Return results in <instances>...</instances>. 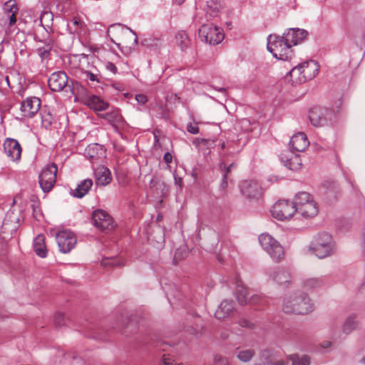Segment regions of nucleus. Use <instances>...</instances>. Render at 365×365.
<instances>
[{
    "mask_svg": "<svg viewBox=\"0 0 365 365\" xmlns=\"http://www.w3.org/2000/svg\"><path fill=\"white\" fill-rule=\"evenodd\" d=\"M282 308L287 314H306L313 311L314 304L306 293L297 290L284 294Z\"/></svg>",
    "mask_w": 365,
    "mask_h": 365,
    "instance_id": "nucleus-1",
    "label": "nucleus"
},
{
    "mask_svg": "<svg viewBox=\"0 0 365 365\" xmlns=\"http://www.w3.org/2000/svg\"><path fill=\"white\" fill-rule=\"evenodd\" d=\"M267 50L277 59L289 61L294 56L293 50L286 38L276 34L267 37Z\"/></svg>",
    "mask_w": 365,
    "mask_h": 365,
    "instance_id": "nucleus-2",
    "label": "nucleus"
},
{
    "mask_svg": "<svg viewBox=\"0 0 365 365\" xmlns=\"http://www.w3.org/2000/svg\"><path fill=\"white\" fill-rule=\"evenodd\" d=\"M309 248L318 258L322 259L334 253V244L329 234L322 232L315 237L311 243Z\"/></svg>",
    "mask_w": 365,
    "mask_h": 365,
    "instance_id": "nucleus-3",
    "label": "nucleus"
},
{
    "mask_svg": "<svg viewBox=\"0 0 365 365\" xmlns=\"http://www.w3.org/2000/svg\"><path fill=\"white\" fill-rule=\"evenodd\" d=\"M258 240L263 250L271 257L273 260L279 262L284 258V248L271 235L268 234H261L259 236Z\"/></svg>",
    "mask_w": 365,
    "mask_h": 365,
    "instance_id": "nucleus-4",
    "label": "nucleus"
},
{
    "mask_svg": "<svg viewBox=\"0 0 365 365\" xmlns=\"http://www.w3.org/2000/svg\"><path fill=\"white\" fill-rule=\"evenodd\" d=\"M332 109L327 107L315 106L310 109L309 120L314 127H322L330 124L334 117Z\"/></svg>",
    "mask_w": 365,
    "mask_h": 365,
    "instance_id": "nucleus-5",
    "label": "nucleus"
},
{
    "mask_svg": "<svg viewBox=\"0 0 365 365\" xmlns=\"http://www.w3.org/2000/svg\"><path fill=\"white\" fill-rule=\"evenodd\" d=\"M198 34L202 41L210 45H217L225 38L222 29L212 24H203L199 29Z\"/></svg>",
    "mask_w": 365,
    "mask_h": 365,
    "instance_id": "nucleus-6",
    "label": "nucleus"
},
{
    "mask_svg": "<svg viewBox=\"0 0 365 365\" xmlns=\"http://www.w3.org/2000/svg\"><path fill=\"white\" fill-rule=\"evenodd\" d=\"M273 217L278 220H285L292 217L296 212L293 202L281 200L277 201L271 210Z\"/></svg>",
    "mask_w": 365,
    "mask_h": 365,
    "instance_id": "nucleus-7",
    "label": "nucleus"
},
{
    "mask_svg": "<svg viewBox=\"0 0 365 365\" xmlns=\"http://www.w3.org/2000/svg\"><path fill=\"white\" fill-rule=\"evenodd\" d=\"M57 170L56 164L51 163L41 172L39 185L44 192H48L56 183Z\"/></svg>",
    "mask_w": 365,
    "mask_h": 365,
    "instance_id": "nucleus-8",
    "label": "nucleus"
},
{
    "mask_svg": "<svg viewBox=\"0 0 365 365\" xmlns=\"http://www.w3.org/2000/svg\"><path fill=\"white\" fill-rule=\"evenodd\" d=\"M92 221L95 227L103 232H109L115 226L113 217L103 210L93 212Z\"/></svg>",
    "mask_w": 365,
    "mask_h": 365,
    "instance_id": "nucleus-9",
    "label": "nucleus"
},
{
    "mask_svg": "<svg viewBox=\"0 0 365 365\" xmlns=\"http://www.w3.org/2000/svg\"><path fill=\"white\" fill-rule=\"evenodd\" d=\"M56 239L59 250L63 253L69 252L77 242L74 233L68 230L59 231L56 234Z\"/></svg>",
    "mask_w": 365,
    "mask_h": 365,
    "instance_id": "nucleus-10",
    "label": "nucleus"
},
{
    "mask_svg": "<svg viewBox=\"0 0 365 365\" xmlns=\"http://www.w3.org/2000/svg\"><path fill=\"white\" fill-rule=\"evenodd\" d=\"M4 12L0 16V25L2 26L9 24L12 26L16 21V14L19 11V8L14 1H8L3 6Z\"/></svg>",
    "mask_w": 365,
    "mask_h": 365,
    "instance_id": "nucleus-11",
    "label": "nucleus"
},
{
    "mask_svg": "<svg viewBox=\"0 0 365 365\" xmlns=\"http://www.w3.org/2000/svg\"><path fill=\"white\" fill-rule=\"evenodd\" d=\"M235 285V296L239 304L244 305L248 302L253 304L257 303L259 298V296L253 294L250 297L249 290L247 289V287H245L243 282L240 279H236Z\"/></svg>",
    "mask_w": 365,
    "mask_h": 365,
    "instance_id": "nucleus-12",
    "label": "nucleus"
},
{
    "mask_svg": "<svg viewBox=\"0 0 365 365\" xmlns=\"http://www.w3.org/2000/svg\"><path fill=\"white\" fill-rule=\"evenodd\" d=\"M68 78L64 71L53 73L48 79V84L51 90L58 92L68 85Z\"/></svg>",
    "mask_w": 365,
    "mask_h": 365,
    "instance_id": "nucleus-13",
    "label": "nucleus"
},
{
    "mask_svg": "<svg viewBox=\"0 0 365 365\" xmlns=\"http://www.w3.org/2000/svg\"><path fill=\"white\" fill-rule=\"evenodd\" d=\"M41 100L37 97H30L24 100L21 105V115L24 118H32L39 110Z\"/></svg>",
    "mask_w": 365,
    "mask_h": 365,
    "instance_id": "nucleus-14",
    "label": "nucleus"
},
{
    "mask_svg": "<svg viewBox=\"0 0 365 365\" xmlns=\"http://www.w3.org/2000/svg\"><path fill=\"white\" fill-rule=\"evenodd\" d=\"M241 193L249 199H257L261 195L260 185L256 180H244L240 185Z\"/></svg>",
    "mask_w": 365,
    "mask_h": 365,
    "instance_id": "nucleus-15",
    "label": "nucleus"
},
{
    "mask_svg": "<svg viewBox=\"0 0 365 365\" xmlns=\"http://www.w3.org/2000/svg\"><path fill=\"white\" fill-rule=\"evenodd\" d=\"M6 155L13 161H19L21 159L22 149L19 143L14 139L8 138L3 144Z\"/></svg>",
    "mask_w": 365,
    "mask_h": 365,
    "instance_id": "nucleus-16",
    "label": "nucleus"
},
{
    "mask_svg": "<svg viewBox=\"0 0 365 365\" xmlns=\"http://www.w3.org/2000/svg\"><path fill=\"white\" fill-rule=\"evenodd\" d=\"M308 32L302 29L291 28L286 30L283 33V38H286V41L292 47L298 43H302L307 36Z\"/></svg>",
    "mask_w": 365,
    "mask_h": 365,
    "instance_id": "nucleus-17",
    "label": "nucleus"
},
{
    "mask_svg": "<svg viewBox=\"0 0 365 365\" xmlns=\"http://www.w3.org/2000/svg\"><path fill=\"white\" fill-rule=\"evenodd\" d=\"M269 279L279 285L287 284L291 280V274L283 267H276L269 271Z\"/></svg>",
    "mask_w": 365,
    "mask_h": 365,
    "instance_id": "nucleus-18",
    "label": "nucleus"
},
{
    "mask_svg": "<svg viewBox=\"0 0 365 365\" xmlns=\"http://www.w3.org/2000/svg\"><path fill=\"white\" fill-rule=\"evenodd\" d=\"M292 151L303 152L309 145L306 134L303 132L292 135L289 142Z\"/></svg>",
    "mask_w": 365,
    "mask_h": 365,
    "instance_id": "nucleus-19",
    "label": "nucleus"
},
{
    "mask_svg": "<svg viewBox=\"0 0 365 365\" xmlns=\"http://www.w3.org/2000/svg\"><path fill=\"white\" fill-rule=\"evenodd\" d=\"M306 81L314 78L319 73V66L317 61L309 60L299 64Z\"/></svg>",
    "mask_w": 365,
    "mask_h": 365,
    "instance_id": "nucleus-20",
    "label": "nucleus"
},
{
    "mask_svg": "<svg viewBox=\"0 0 365 365\" xmlns=\"http://www.w3.org/2000/svg\"><path fill=\"white\" fill-rule=\"evenodd\" d=\"M96 182L98 185L105 186L111 181V174L108 168L104 166L97 168L94 172Z\"/></svg>",
    "mask_w": 365,
    "mask_h": 365,
    "instance_id": "nucleus-21",
    "label": "nucleus"
},
{
    "mask_svg": "<svg viewBox=\"0 0 365 365\" xmlns=\"http://www.w3.org/2000/svg\"><path fill=\"white\" fill-rule=\"evenodd\" d=\"M233 310V302L232 300L225 299L219 305L215 313V316L218 319H223L229 317Z\"/></svg>",
    "mask_w": 365,
    "mask_h": 365,
    "instance_id": "nucleus-22",
    "label": "nucleus"
},
{
    "mask_svg": "<svg viewBox=\"0 0 365 365\" xmlns=\"http://www.w3.org/2000/svg\"><path fill=\"white\" fill-rule=\"evenodd\" d=\"M280 158L284 165L292 170L297 171L302 168V160L297 154H292L291 157L288 158L282 153Z\"/></svg>",
    "mask_w": 365,
    "mask_h": 365,
    "instance_id": "nucleus-23",
    "label": "nucleus"
},
{
    "mask_svg": "<svg viewBox=\"0 0 365 365\" xmlns=\"http://www.w3.org/2000/svg\"><path fill=\"white\" fill-rule=\"evenodd\" d=\"M318 211L316 202L307 203L301 207H296V212L300 214L304 218L313 217L317 215Z\"/></svg>",
    "mask_w": 365,
    "mask_h": 365,
    "instance_id": "nucleus-24",
    "label": "nucleus"
},
{
    "mask_svg": "<svg viewBox=\"0 0 365 365\" xmlns=\"http://www.w3.org/2000/svg\"><path fill=\"white\" fill-rule=\"evenodd\" d=\"M68 29L71 34L80 35L86 31L84 21L78 16H74L68 22Z\"/></svg>",
    "mask_w": 365,
    "mask_h": 365,
    "instance_id": "nucleus-25",
    "label": "nucleus"
},
{
    "mask_svg": "<svg viewBox=\"0 0 365 365\" xmlns=\"http://www.w3.org/2000/svg\"><path fill=\"white\" fill-rule=\"evenodd\" d=\"M92 185L93 180L91 179H85L78 185L76 189L72 190L71 193L75 197L82 198L88 194Z\"/></svg>",
    "mask_w": 365,
    "mask_h": 365,
    "instance_id": "nucleus-26",
    "label": "nucleus"
},
{
    "mask_svg": "<svg viewBox=\"0 0 365 365\" xmlns=\"http://www.w3.org/2000/svg\"><path fill=\"white\" fill-rule=\"evenodd\" d=\"M86 105L96 111L106 110L108 108V103L100 97L93 95L86 101Z\"/></svg>",
    "mask_w": 365,
    "mask_h": 365,
    "instance_id": "nucleus-27",
    "label": "nucleus"
},
{
    "mask_svg": "<svg viewBox=\"0 0 365 365\" xmlns=\"http://www.w3.org/2000/svg\"><path fill=\"white\" fill-rule=\"evenodd\" d=\"M34 250L41 257H46L47 250L45 245V237L43 235H38L34 240Z\"/></svg>",
    "mask_w": 365,
    "mask_h": 365,
    "instance_id": "nucleus-28",
    "label": "nucleus"
},
{
    "mask_svg": "<svg viewBox=\"0 0 365 365\" xmlns=\"http://www.w3.org/2000/svg\"><path fill=\"white\" fill-rule=\"evenodd\" d=\"M324 284L325 282L322 277H310L304 279L302 282L304 289L307 291L322 287Z\"/></svg>",
    "mask_w": 365,
    "mask_h": 365,
    "instance_id": "nucleus-29",
    "label": "nucleus"
},
{
    "mask_svg": "<svg viewBox=\"0 0 365 365\" xmlns=\"http://www.w3.org/2000/svg\"><path fill=\"white\" fill-rule=\"evenodd\" d=\"M358 322L356 320V316L351 314L344 320L341 326V332L345 335L350 334L357 328Z\"/></svg>",
    "mask_w": 365,
    "mask_h": 365,
    "instance_id": "nucleus-30",
    "label": "nucleus"
},
{
    "mask_svg": "<svg viewBox=\"0 0 365 365\" xmlns=\"http://www.w3.org/2000/svg\"><path fill=\"white\" fill-rule=\"evenodd\" d=\"M175 43L182 51H185L190 47L191 40L185 31H179L175 35Z\"/></svg>",
    "mask_w": 365,
    "mask_h": 365,
    "instance_id": "nucleus-31",
    "label": "nucleus"
},
{
    "mask_svg": "<svg viewBox=\"0 0 365 365\" xmlns=\"http://www.w3.org/2000/svg\"><path fill=\"white\" fill-rule=\"evenodd\" d=\"M315 202L312 195L307 192H299L294 198V207H301L307 203Z\"/></svg>",
    "mask_w": 365,
    "mask_h": 365,
    "instance_id": "nucleus-32",
    "label": "nucleus"
},
{
    "mask_svg": "<svg viewBox=\"0 0 365 365\" xmlns=\"http://www.w3.org/2000/svg\"><path fill=\"white\" fill-rule=\"evenodd\" d=\"M302 70L300 65L294 67L289 72V76L292 84H301L306 82L305 77L302 73Z\"/></svg>",
    "mask_w": 365,
    "mask_h": 365,
    "instance_id": "nucleus-33",
    "label": "nucleus"
},
{
    "mask_svg": "<svg viewBox=\"0 0 365 365\" xmlns=\"http://www.w3.org/2000/svg\"><path fill=\"white\" fill-rule=\"evenodd\" d=\"M67 88L74 96H81L86 93V88L77 81H71V82H68Z\"/></svg>",
    "mask_w": 365,
    "mask_h": 365,
    "instance_id": "nucleus-34",
    "label": "nucleus"
},
{
    "mask_svg": "<svg viewBox=\"0 0 365 365\" xmlns=\"http://www.w3.org/2000/svg\"><path fill=\"white\" fill-rule=\"evenodd\" d=\"M288 359L292 361V365H309L310 358L304 355L299 357L297 354H292L288 356Z\"/></svg>",
    "mask_w": 365,
    "mask_h": 365,
    "instance_id": "nucleus-35",
    "label": "nucleus"
},
{
    "mask_svg": "<svg viewBox=\"0 0 365 365\" xmlns=\"http://www.w3.org/2000/svg\"><path fill=\"white\" fill-rule=\"evenodd\" d=\"M255 354V351L252 349L240 350L237 354V357L242 362H248L252 360Z\"/></svg>",
    "mask_w": 365,
    "mask_h": 365,
    "instance_id": "nucleus-36",
    "label": "nucleus"
},
{
    "mask_svg": "<svg viewBox=\"0 0 365 365\" xmlns=\"http://www.w3.org/2000/svg\"><path fill=\"white\" fill-rule=\"evenodd\" d=\"M102 150V146L98 144L89 145L86 149V155L91 160L96 159L98 157V151Z\"/></svg>",
    "mask_w": 365,
    "mask_h": 365,
    "instance_id": "nucleus-37",
    "label": "nucleus"
},
{
    "mask_svg": "<svg viewBox=\"0 0 365 365\" xmlns=\"http://www.w3.org/2000/svg\"><path fill=\"white\" fill-rule=\"evenodd\" d=\"M232 166H234V163H231L228 167L224 163H221L220 165V169L222 172H224L222 182L220 183V187L222 190H225L227 187V174L230 171V168Z\"/></svg>",
    "mask_w": 365,
    "mask_h": 365,
    "instance_id": "nucleus-38",
    "label": "nucleus"
},
{
    "mask_svg": "<svg viewBox=\"0 0 365 365\" xmlns=\"http://www.w3.org/2000/svg\"><path fill=\"white\" fill-rule=\"evenodd\" d=\"M125 30H129L130 32H131L133 35H134V41L135 43H137V41H138V38H137V36L135 34V33L132 31L131 29H128V28H126L125 26H123V25L121 24H115V25H112L108 30V33L110 34H118L120 31H123Z\"/></svg>",
    "mask_w": 365,
    "mask_h": 365,
    "instance_id": "nucleus-39",
    "label": "nucleus"
},
{
    "mask_svg": "<svg viewBox=\"0 0 365 365\" xmlns=\"http://www.w3.org/2000/svg\"><path fill=\"white\" fill-rule=\"evenodd\" d=\"M40 114L41 116L42 125L45 128H49L51 125L53 120L51 114L49 112L46 111V110H41Z\"/></svg>",
    "mask_w": 365,
    "mask_h": 365,
    "instance_id": "nucleus-40",
    "label": "nucleus"
},
{
    "mask_svg": "<svg viewBox=\"0 0 365 365\" xmlns=\"http://www.w3.org/2000/svg\"><path fill=\"white\" fill-rule=\"evenodd\" d=\"M207 11L211 15H215L220 8V4L217 0H210L207 1Z\"/></svg>",
    "mask_w": 365,
    "mask_h": 365,
    "instance_id": "nucleus-41",
    "label": "nucleus"
},
{
    "mask_svg": "<svg viewBox=\"0 0 365 365\" xmlns=\"http://www.w3.org/2000/svg\"><path fill=\"white\" fill-rule=\"evenodd\" d=\"M329 334L330 338L334 341H336L341 338V333L338 329V327L335 323H331L329 326Z\"/></svg>",
    "mask_w": 365,
    "mask_h": 365,
    "instance_id": "nucleus-42",
    "label": "nucleus"
},
{
    "mask_svg": "<svg viewBox=\"0 0 365 365\" xmlns=\"http://www.w3.org/2000/svg\"><path fill=\"white\" fill-rule=\"evenodd\" d=\"M83 78L86 81H90L92 82H101V76L98 73H94L89 71L83 72Z\"/></svg>",
    "mask_w": 365,
    "mask_h": 365,
    "instance_id": "nucleus-43",
    "label": "nucleus"
},
{
    "mask_svg": "<svg viewBox=\"0 0 365 365\" xmlns=\"http://www.w3.org/2000/svg\"><path fill=\"white\" fill-rule=\"evenodd\" d=\"M101 264L103 266H115L118 264H121L120 259L116 257H108L104 258L101 261Z\"/></svg>",
    "mask_w": 365,
    "mask_h": 365,
    "instance_id": "nucleus-44",
    "label": "nucleus"
},
{
    "mask_svg": "<svg viewBox=\"0 0 365 365\" xmlns=\"http://www.w3.org/2000/svg\"><path fill=\"white\" fill-rule=\"evenodd\" d=\"M65 316L62 313H56L54 317V322L57 327H61L65 324Z\"/></svg>",
    "mask_w": 365,
    "mask_h": 365,
    "instance_id": "nucleus-45",
    "label": "nucleus"
},
{
    "mask_svg": "<svg viewBox=\"0 0 365 365\" xmlns=\"http://www.w3.org/2000/svg\"><path fill=\"white\" fill-rule=\"evenodd\" d=\"M210 235L212 239V242L211 244V247H205V249L210 252H212V251H213L214 248L215 247V246L217 244V237L216 234L213 231L210 230Z\"/></svg>",
    "mask_w": 365,
    "mask_h": 365,
    "instance_id": "nucleus-46",
    "label": "nucleus"
},
{
    "mask_svg": "<svg viewBox=\"0 0 365 365\" xmlns=\"http://www.w3.org/2000/svg\"><path fill=\"white\" fill-rule=\"evenodd\" d=\"M50 50L51 46L49 45H46V47L39 48L38 49V55L43 58L48 55Z\"/></svg>",
    "mask_w": 365,
    "mask_h": 365,
    "instance_id": "nucleus-47",
    "label": "nucleus"
},
{
    "mask_svg": "<svg viewBox=\"0 0 365 365\" xmlns=\"http://www.w3.org/2000/svg\"><path fill=\"white\" fill-rule=\"evenodd\" d=\"M214 361L219 365H229L227 359L218 354L214 356Z\"/></svg>",
    "mask_w": 365,
    "mask_h": 365,
    "instance_id": "nucleus-48",
    "label": "nucleus"
},
{
    "mask_svg": "<svg viewBox=\"0 0 365 365\" xmlns=\"http://www.w3.org/2000/svg\"><path fill=\"white\" fill-rule=\"evenodd\" d=\"M238 324L240 327L252 328L253 324L246 319H241L239 320Z\"/></svg>",
    "mask_w": 365,
    "mask_h": 365,
    "instance_id": "nucleus-49",
    "label": "nucleus"
},
{
    "mask_svg": "<svg viewBox=\"0 0 365 365\" xmlns=\"http://www.w3.org/2000/svg\"><path fill=\"white\" fill-rule=\"evenodd\" d=\"M187 130L192 134H197L199 133V128L190 123L187 125Z\"/></svg>",
    "mask_w": 365,
    "mask_h": 365,
    "instance_id": "nucleus-50",
    "label": "nucleus"
},
{
    "mask_svg": "<svg viewBox=\"0 0 365 365\" xmlns=\"http://www.w3.org/2000/svg\"><path fill=\"white\" fill-rule=\"evenodd\" d=\"M135 100L140 104L143 105L148 101V98L144 94H137L135 96Z\"/></svg>",
    "mask_w": 365,
    "mask_h": 365,
    "instance_id": "nucleus-51",
    "label": "nucleus"
},
{
    "mask_svg": "<svg viewBox=\"0 0 365 365\" xmlns=\"http://www.w3.org/2000/svg\"><path fill=\"white\" fill-rule=\"evenodd\" d=\"M106 68L107 70L110 71L113 73H117L118 69H117L116 66H115L114 63H113L111 62H108L106 64Z\"/></svg>",
    "mask_w": 365,
    "mask_h": 365,
    "instance_id": "nucleus-52",
    "label": "nucleus"
},
{
    "mask_svg": "<svg viewBox=\"0 0 365 365\" xmlns=\"http://www.w3.org/2000/svg\"><path fill=\"white\" fill-rule=\"evenodd\" d=\"M163 159L166 163H170L172 161L173 156L169 152H167L165 153Z\"/></svg>",
    "mask_w": 365,
    "mask_h": 365,
    "instance_id": "nucleus-53",
    "label": "nucleus"
},
{
    "mask_svg": "<svg viewBox=\"0 0 365 365\" xmlns=\"http://www.w3.org/2000/svg\"><path fill=\"white\" fill-rule=\"evenodd\" d=\"M331 345V342L330 341H324L322 342V344H321V346L323 349H327V348L330 347Z\"/></svg>",
    "mask_w": 365,
    "mask_h": 365,
    "instance_id": "nucleus-54",
    "label": "nucleus"
},
{
    "mask_svg": "<svg viewBox=\"0 0 365 365\" xmlns=\"http://www.w3.org/2000/svg\"><path fill=\"white\" fill-rule=\"evenodd\" d=\"M214 88L215 90L220 91V92H222V93H225V95H226V93H227V89L225 88H222H222H216V87H215Z\"/></svg>",
    "mask_w": 365,
    "mask_h": 365,
    "instance_id": "nucleus-55",
    "label": "nucleus"
},
{
    "mask_svg": "<svg viewBox=\"0 0 365 365\" xmlns=\"http://www.w3.org/2000/svg\"><path fill=\"white\" fill-rule=\"evenodd\" d=\"M269 354V351L268 350H264L263 351L262 353H261V356L262 358H264V357H267L268 356V354Z\"/></svg>",
    "mask_w": 365,
    "mask_h": 365,
    "instance_id": "nucleus-56",
    "label": "nucleus"
},
{
    "mask_svg": "<svg viewBox=\"0 0 365 365\" xmlns=\"http://www.w3.org/2000/svg\"><path fill=\"white\" fill-rule=\"evenodd\" d=\"M271 364L272 365H284L285 363L284 362V361L279 360V361H276L274 363H272Z\"/></svg>",
    "mask_w": 365,
    "mask_h": 365,
    "instance_id": "nucleus-57",
    "label": "nucleus"
},
{
    "mask_svg": "<svg viewBox=\"0 0 365 365\" xmlns=\"http://www.w3.org/2000/svg\"><path fill=\"white\" fill-rule=\"evenodd\" d=\"M155 184H159L160 186L164 185L163 183L157 182L154 181V180H151V181H150L151 187L155 186Z\"/></svg>",
    "mask_w": 365,
    "mask_h": 365,
    "instance_id": "nucleus-58",
    "label": "nucleus"
},
{
    "mask_svg": "<svg viewBox=\"0 0 365 365\" xmlns=\"http://www.w3.org/2000/svg\"><path fill=\"white\" fill-rule=\"evenodd\" d=\"M173 1L175 3H176L177 4L180 5L181 4H182L185 1V0H173Z\"/></svg>",
    "mask_w": 365,
    "mask_h": 365,
    "instance_id": "nucleus-59",
    "label": "nucleus"
},
{
    "mask_svg": "<svg viewBox=\"0 0 365 365\" xmlns=\"http://www.w3.org/2000/svg\"><path fill=\"white\" fill-rule=\"evenodd\" d=\"M192 330H193V334L197 335L198 334L197 328L192 329Z\"/></svg>",
    "mask_w": 365,
    "mask_h": 365,
    "instance_id": "nucleus-60",
    "label": "nucleus"
},
{
    "mask_svg": "<svg viewBox=\"0 0 365 365\" xmlns=\"http://www.w3.org/2000/svg\"><path fill=\"white\" fill-rule=\"evenodd\" d=\"M113 87H115L117 90H122L121 87L118 86V85L113 84Z\"/></svg>",
    "mask_w": 365,
    "mask_h": 365,
    "instance_id": "nucleus-61",
    "label": "nucleus"
},
{
    "mask_svg": "<svg viewBox=\"0 0 365 365\" xmlns=\"http://www.w3.org/2000/svg\"><path fill=\"white\" fill-rule=\"evenodd\" d=\"M200 232H201V229L199 228V231H198V234H197V236L199 237V238L200 239Z\"/></svg>",
    "mask_w": 365,
    "mask_h": 365,
    "instance_id": "nucleus-62",
    "label": "nucleus"
},
{
    "mask_svg": "<svg viewBox=\"0 0 365 365\" xmlns=\"http://www.w3.org/2000/svg\"><path fill=\"white\" fill-rule=\"evenodd\" d=\"M361 362L365 364V357H363L361 360Z\"/></svg>",
    "mask_w": 365,
    "mask_h": 365,
    "instance_id": "nucleus-63",
    "label": "nucleus"
},
{
    "mask_svg": "<svg viewBox=\"0 0 365 365\" xmlns=\"http://www.w3.org/2000/svg\"><path fill=\"white\" fill-rule=\"evenodd\" d=\"M253 365H262V364H259V363H256V364H253Z\"/></svg>",
    "mask_w": 365,
    "mask_h": 365,
    "instance_id": "nucleus-64",
    "label": "nucleus"
}]
</instances>
